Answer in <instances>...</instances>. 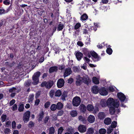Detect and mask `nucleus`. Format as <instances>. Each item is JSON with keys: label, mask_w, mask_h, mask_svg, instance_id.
I'll return each instance as SVG.
<instances>
[{"label": "nucleus", "mask_w": 134, "mask_h": 134, "mask_svg": "<svg viewBox=\"0 0 134 134\" xmlns=\"http://www.w3.org/2000/svg\"><path fill=\"white\" fill-rule=\"evenodd\" d=\"M81 102V99L78 96H76L73 99L72 104L73 106L77 107L80 105Z\"/></svg>", "instance_id": "nucleus-4"}, {"label": "nucleus", "mask_w": 134, "mask_h": 134, "mask_svg": "<svg viewBox=\"0 0 134 134\" xmlns=\"http://www.w3.org/2000/svg\"><path fill=\"white\" fill-rule=\"evenodd\" d=\"M64 113V112L63 110H60L58 112L57 116H62L63 115Z\"/></svg>", "instance_id": "nucleus-47"}, {"label": "nucleus", "mask_w": 134, "mask_h": 134, "mask_svg": "<svg viewBox=\"0 0 134 134\" xmlns=\"http://www.w3.org/2000/svg\"><path fill=\"white\" fill-rule=\"evenodd\" d=\"M51 110L53 111H55L57 109L56 105L55 104H52L50 107Z\"/></svg>", "instance_id": "nucleus-31"}, {"label": "nucleus", "mask_w": 134, "mask_h": 134, "mask_svg": "<svg viewBox=\"0 0 134 134\" xmlns=\"http://www.w3.org/2000/svg\"><path fill=\"white\" fill-rule=\"evenodd\" d=\"M93 82L96 84H98L99 83V81L98 79L96 77H93L92 78Z\"/></svg>", "instance_id": "nucleus-28"}, {"label": "nucleus", "mask_w": 134, "mask_h": 134, "mask_svg": "<svg viewBox=\"0 0 134 134\" xmlns=\"http://www.w3.org/2000/svg\"><path fill=\"white\" fill-rule=\"evenodd\" d=\"M83 56L82 53L80 52H77L76 54V57L79 61L81 60Z\"/></svg>", "instance_id": "nucleus-14"}, {"label": "nucleus", "mask_w": 134, "mask_h": 134, "mask_svg": "<svg viewBox=\"0 0 134 134\" xmlns=\"http://www.w3.org/2000/svg\"><path fill=\"white\" fill-rule=\"evenodd\" d=\"M92 91L94 93L96 94L98 92V88L97 86H93L92 88Z\"/></svg>", "instance_id": "nucleus-15"}, {"label": "nucleus", "mask_w": 134, "mask_h": 134, "mask_svg": "<svg viewBox=\"0 0 134 134\" xmlns=\"http://www.w3.org/2000/svg\"><path fill=\"white\" fill-rule=\"evenodd\" d=\"M8 12V11L5 12L4 9H0V14H4L5 13L7 12Z\"/></svg>", "instance_id": "nucleus-53"}, {"label": "nucleus", "mask_w": 134, "mask_h": 134, "mask_svg": "<svg viewBox=\"0 0 134 134\" xmlns=\"http://www.w3.org/2000/svg\"><path fill=\"white\" fill-rule=\"evenodd\" d=\"M12 128L14 129L16 127V123L14 121H13L12 123Z\"/></svg>", "instance_id": "nucleus-58"}, {"label": "nucleus", "mask_w": 134, "mask_h": 134, "mask_svg": "<svg viewBox=\"0 0 134 134\" xmlns=\"http://www.w3.org/2000/svg\"><path fill=\"white\" fill-rule=\"evenodd\" d=\"M50 104V103L49 102H47L45 104L44 107L45 108H48Z\"/></svg>", "instance_id": "nucleus-48"}, {"label": "nucleus", "mask_w": 134, "mask_h": 134, "mask_svg": "<svg viewBox=\"0 0 134 134\" xmlns=\"http://www.w3.org/2000/svg\"><path fill=\"white\" fill-rule=\"evenodd\" d=\"M3 3L6 5H8L10 3V1L9 0H5V1H4Z\"/></svg>", "instance_id": "nucleus-52"}, {"label": "nucleus", "mask_w": 134, "mask_h": 134, "mask_svg": "<svg viewBox=\"0 0 134 134\" xmlns=\"http://www.w3.org/2000/svg\"><path fill=\"white\" fill-rule=\"evenodd\" d=\"M64 27V25L61 22L59 23L58 25V26L57 29V30L58 31L62 30L63 29Z\"/></svg>", "instance_id": "nucleus-19"}, {"label": "nucleus", "mask_w": 134, "mask_h": 134, "mask_svg": "<svg viewBox=\"0 0 134 134\" xmlns=\"http://www.w3.org/2000/svg\"><path fill=\"white\" fill-rule=\"evenodd\" d=\"M24 109V105L23 104L20 105L19 107L18 110L20 112L23 111Z\"/></svg>", "instance_id": "nucleus-37"}, {"label": "nucleus", "mask_w": 134, "mask_h": 134, "mask_svg": "<svg viewBox=\"0 0 134 134\" xmlns=\"http://www.w3.org/2000/svg\"><path fill=\"white\" fill-rule=\"evenodd\" d=\"M91 55L93 58V60L95 61H97L99 60L100 57L94 52L92 51L90 52Z\"/></svg>", "instance_id": "nucleus-7"}, {"label": "nucleus", "mask_w": 134, "mask_h": 134, "mask_svg": "<svg viewBox=\"0 0 134 134\" xmlns=\"http://www.w3.org/2000/svg\"><path fill=\"white\" fill-rule=\"evenodd\" d=\"M12 110L13 111L15 110H17V107L16 104H14L13 106Z\"/></svg>", "instance_id": "nucleus-55"}, {"label": "nucleus", "mask_w": 134, "mask_h": 134, "mask_svg": "<svg viewBox=\"0 0 134 134\" xmlns=\"http://www.w3.org/2000/svg\"><path fill=\"white\" fill-rule=\"evenodd\" d=\"M73 82V79L72 78H69L68 80V82L69 83H71Z\"/></svg>", "instance_id": "nucleus-62"}, {"label": "nucleus", "mask_w": 134, "mask_h": 134, "mask_svg": "<svg viewBox=\"0 0 134 134\" xmlns=\"http://www.w3.org/2000/svg\"><path fill=\"white\" fill-rule=\"evenodd\" d=\"M61 95V92L60 90H57L56 91L55 93V96H56L59 97Z\"/></svg>", "instance_id": "nucleus-40"}, {"label": "nucleus", "mask_w": 134, "mask_h": 134, "mask_svg": "<svg viewBox=\"0 0 134 134\" xmlns=\"http://www.w3.org/2000/svg\"><path fill=\"white\" fill-rule=\"evenodd\" d=\"M41 73L39 71H37L35 72L33 75L32 79L34 81L32 82V83L34 85H36L38 82L39 77L40 76Z\"/></svg>", "instance_id": "nucleus-3"}, {"label": "nucleus", "mask_w": 134, "mask_h": 134, "mask_svg": "<svg viewBox=\"0 0 134 134\" xmlns=\"http://www.w3.org/2000/svg\"><path fill=\"white\" fill-rule=\"evenodd\" d=\"M15 100L14 99H12L10 102L9 104L10 106L13 105L15 103Z\"/></svg>", "instance_id": "nucleus-60"}, {"label": "nucleus", "mask_w": 134, "mask_h": 134, "mask_svg": "<svg viewBox=\"0 0 134 134\" xmlns=\"http://www.w3.org/2000/svg\"><path fill=\"white\" fill-rule=\"evenodd\" d=\"M10 129L8 128H6L5 129L4 132L5 134H8L10 131Z\"/></svg>", "instance_id": "nucleus-56"}, {"label": "nucleus", "mask_w": 134, "mask_h": 134, "mask_svg": "<svg viewBox=\"0 0 134 134\" xmlns=\"http://www.w3.org/2000/svg\"><path fill=\"white\" fill-rule=\"evenodd\" d=\"M30 115V112L28 111H26L24 114L23 119L24 122H27L29 120Z\"/></svg>", "instance_id": "nucleus-5"}, {"label": "nucleus", "mask_w": 134, "mask_h": 134, "mask_svg": "<svg viewBox=\"0 0 134 134\" xmlns=\"http://www.w3.org/2000/svg\"><path fill=\"white\" fill-rule=\"evenodd\" d=\"M58 70V67L56 66H54L51 67L49 69L50 73H52L54 72L57 71Z\"/></svg>", "instance_id": "nucleus-20"}, {"label": "nucleus", "mask_w": 134, "mask_h": 134, "mask_svg": "<svg viewBox=\"0 0 134 134\" xmlns=\"http://www.w3.org/2000/svg\"><path fill=\"white\" fill-rule=\"evenodd\" d=\"M49 119V117L48 116H46L43 119L44 123L46 124L48 122Z\"/></svg>", "instance_id": "nucleus-39"}, {"label": "nucleus", "mask_w": 134, "mask_h": 134, "mask_svg": "<svg viewBox=\"0 0 134 134\" xmlns=\"http://www.w3.org/2000/svg\"><path fill=\"white\" fill-rule=\"evenodd\" d=\"M94 133V129L93 128H89L87 131V134H93Z\"/></svg>", "instance_id": "nucleus-32"}, {"label": "nucleus", "mask_w": 134, "mask_h": 134, "mask_svg": "<svg viewBox=\"0 0 134 134\" xmlns=\"http://www.w3.org/2000/svg\"><path fill=\"white\" fill-rule=\"evenodd\" d=\"M34 126V123L33 122L30 121L29 124V127H31Z\"/></svg>", "instance_id": "nucleus-49"}, {"label": "nucleus", "mask_w": 134, "mask_h": 134, "mask_svg": "<svg viewBox=\"0 0 134 134\" xmlns=\"http://www.w3.org/2000/svg\"><path fill=\"white\" fill-rule=\"evenodd\" d=\"M117 124V123L115 121H113L111 123V125L110 126L113 128H114L116 127Z\"/></svg>", "instance_id": "nucleus-41"}, {"label": "nucleus", "mask_w": 134, "mask_h": 134, "mask_svg": "<svg viewBox=\"0 0 134 134\" xmlns=\"http://www.w3.org/2000/svg\"><path fill=\"white\" fill-rule=\"evenodd\" d=\"M79 108L80 110L82 112L84 113L86 110V107L83 104H81L80 105Z\"/></svg>", "instance_id": "nucleus-18"}, {"label": "nucleus", "mask_w": 134, "mask_h": 134, "mask_svg": "<svg viewBox=\"0 0 134 134\" xmlns=\"http://www.w3.org/2000/svg\"><path fill=\"white\" fill-rule=\"evenodd\" d=\"M31 82V80H28L25 81L24 83V86L26 87L29 86L30 85Z\"/></svg>", "instance_id": "nucleus-35"}, {"label": "nucleus", "mask_w": 134, "mask_h": 134, "mask_svg": "<svg viewBox=\"0 0 134 134\" xmlns=\"http://www.w3.org/2000/svg\"><path fill=\"white\" fill-rule=\"evenodd\" d=\"M64 130L63 127H60L58 130V134H61Z\"/></svg>", "instance_id": "nucleus-38"}, {"label": "nucleus", "mask_w": 134, "mask_h": 134, "mask_svg": "<svg viewBox=\"0 0 134 134\" xmlns=\"http://www.w3.org/2000/svg\"><path fill=\"white\" fill-rule=\"evenodd\" d=\"M44 114V113L43 111L40 113L38 115L39 118L38 119V121H42L43 116Z\"/></svg>", "instance_id": "nucleus-24"}, {"label": "nucleus", "mask_w": 134, "mask_h": 134, "mask_svg": "<svg viewBox=\"0 0 134 134\" xmlns=\"http://www.w3.org/2000/svg\"><path fill=\"white\" fill-rule=\"evenodd\" d=\"M84 59L85 60L86 63H89L90 61V59L86 57H85L84 58Z\"/></svg>", "instance_id": "nucleus-57"}, {"label": "nucleus", "mask_w": 134, "mask_h": 134, "mask_svg": "<svg viewBox=\"0 0 134 134\" xmlns=\"http://www.w3.org/2000/svg\"><path fill=\"white\" fill-rule=\"evenodd\" d=\"M76 85L77 86L80 85L82 83V78L81 77L80 75H78L76 76Z\"/></svg>", "instance_id": "nucleus-11"}, {"label": "nucleus", "mask_w": 134, "mask_h": 134, "mask_svg": "<svg viewBox=\"0 0 134 134\" xmlns=\"http://www.w3.org/2000/svg\"><path fill=\"white\" fill-rule=\"evenodd\" d=\"M64 80L63 79H60L58 80L57 85L58 88H61L64 86Z\"/></svg>", "instance_id": "nucleus-8"}, {"label": "nucleus", "mask_w": 134, "mask_h": 134, "mask_svg": "<svg viewBox=\"0 0 134 134\" xmlns=\"http://www.w3.org/2000/svg\"><path fill=\"white\" fill-rule=\"evenodd\" d=\"M99 92L100 95L103 96L107 95L108 93V92L106 90V88L104 87L100 88L99 90Z\"/></svg>", "instance_id": "nucleus-9"}, {"label": "nucleus", "mask_w": 134, "mask_h": 134, "mask_svg": "<svg viewBox=\"0 0 134 134\" xmlns=\"http://www.w3.org/2000/svg\"><path fill=\"white\" fill-rule=\"evenodd\" d=\"M46 88H50L53 85V82L52 81H50L47 82Z\"/></svg>", "instance_id": "nucleus-17"}, {"label": "nucleus", "mask_w": 134, "mask_h": 134, "mask_svg": "<svg viewBox=\"0 0 134 134\" xmlns=\"http://www.w3.org/2000/svg\"><path fill=\"white\" fill-rule=\"evenodd\" d=\"M88 18V16L86 14H84L81 16V18L82 20L85 21Z\"/></svg>", "instance_id": "nucleus-34"}, {"label": "nucleus", "mask_w": 134, "mask_h": 134, "mask_svg": "<svg viewBox=\"0 0 134 134\" xmlns=\"http://www.w3.org/2000/svg\"><path fill=\"white\" fill-rule=\"evenodd\" d=\"M48 130L49 131V134H53L55 132V129L54 127H50Z\"/></svg>", "instance_id": "nucleus-33"}, {"label": "nucleus", "mask_w": 134, "mask_h": 134, "mask_svg": "<svg viewBox=\"0 0 134 134\" xmlns=\"http://www.w3.org/2000/svg\"><path fill=\"white\" fill-rule=\"evenodd\" d=\"M113 128L110 126L108 129L107 130V133L108 134L110 133L113 131Z\"/></svg>", "instance_id": "nucleus-42"}, {"label": "nucleus", "mask_w": 134, "mask_h": 134, "mask_svg": "<svg viewBox=\"0 0 134 134\" xmlns=\"http://www.w3.org/2000/svg\"><path fill=\"white\" fill-rule=\"evenodd\" d=\"M7 118V116L3 114L1 116V120L3 122L5 121Z\"/></svg>", "instance_id": "nucleus-44"}, {"label": "nucleus", "mask_w": 134, "mask_h": 134, "mask_svg": "<svg viewBox=\"0 0 134 134\" xmlns=\"http://www.w3.org/2000/svg\"><path fill=\"white\" fill-rule=\"evenodd\" d=\"M16 88L15 87H13L10 88L9 90V92L10 93H13L15 92Z\"/></svg>", "instance_id": "nucleus-45"}, {"label": "nucleus", "mask_w": 134, "mask_h": 134, "mask_svg": "<svg viewBox=\"0 0 134 134\" xmlns=\"http://www.w3.org/2000/svg\"><path fill=\"white\" fill-rule=\"evenodd\" d=\"M106 52L107 53L110 55L112 53V50L111 48H109L107 49Z\"/></svg>", "instance_id": "nucleus-43"}, {"label": "nucleus", "mask_w": 134, "mask_h": 134, "mask_svg": "<svg viewBox=\"0 0 134 134\" xmlns=\"http://www.w3.org/2000/svg\"><path fill=\"white\" fill-rule=\"evenodd\" d=\"M104 123L107 125L110 124L111 122V121L110 118H106L104 120Z\"/></svg>", "instance_id": "nucleus-23"}, {"label": "nucleus", "mask_w": 134, "mask_h": 134, "mask_svg": "<svg viewBox=\"0 0 134 134\" xmlns=\"http://www.w3.org/2000/svg\"><path fill=\"white\" fill-rule=\"evenodd\" d=\"M80 24L79 23H77L75 26V29H77L80 27Z\"/></svg>", "instance_id": "nucleus-51"}, {"label": "nucleus", "mask_w": 134, "mask_h": 134, "mask_svg": "<svg viewBox=\"0 0 134 134\" xmlns=\"http://www.w3.org/2000/svg\"><path fill=\"white\" fill-rule=\"evenodd\" d=\"M39 102V99H36V100L35 101V105H37L38 104Z\"/></svg>", "instance_id": "nucleus-61"}, {"label": "nucleus", "mask_w": 134, "mask_h": 134, "mask_svg": "<svg viewBox=\"0 0 134 134\" xmlns=\"http://www.w3.org/2000/svg\"><path fill=\"white\" fill-rule=\"evenodd\" d=\"M106 132V130L104 129H101L99 130V133L100 134H105Z\"/></svg>", "instance_id": "nucleus-36"}, {"label": "nucleus", "mask_w": 134, "mask_h": 134, "mask_svg": "<svg viewBox=\"0 0 134 134\" xmlns=\"http://www.w3.org/2000/svg\"><path fill=\"white\" fill-rule=\"evenodd\" d=\"M56 105L58 110H60L63 108V104L60 102H58Z\"/></svg>", "instance_id": "nucleus-21"}, {"label": "nucleus", "mask_w": 134, "mask_h": 134, "mask_svg": "<svg viewBox=\"0 0 134 134\" xmlns=\"http://www.w3.org/2000/svg\"><path fill=\"white\" fill-rule=\"evenodd\" d=\"M70 114L72 116L74 117L77 116V113L76 110H73L70 112Z\"/></svg>", "instance_id": "nucleus-30"}, {"label": "nucleus", "mask_w": 134, "mask_h": 134, "mask_svg": "<svg viewBox=\"0 0 134 134\" xmlns=\"http://www.w3.org/2000/svg\"><path fill=\"white\" fill-rule=\"evenodd\" d=\"M87 109L88 111H91L93 110L94 107L92 105L89 104L87 106Z\"/></svg>", "instance_id": "nucleus-25"}, {"label": "nucleus", "mask_w": 134, "mask_h": 134, "mask_svg": "<svg viewBox=\"0 0 134 134\" xmlns=\"http://www.w3.org/2000/svg\"><path fill=\"white\" fill-rule=\"evenodd\" d=\"M78 131L81 133H84L86 130V127L84 125H80L78 128Z\"/></svg>", "instance_id": "nucleus-10"}, {"label": "nucleus", "mask_w": 134, "mask_h": 134, "mask_svg": "<svg viewBox=\"0 0 134 134\" xmlns=\"http://www.w3.org/2000/svg\"><path fill=\"white\" fill-rule=\"evenodd\" d=\"M114 99L112 98H109L106 101L105 99H103L100 101V105L102 107H105L107 106L108 107L112 105V103Z\"/></svg>", "instance_id": "nucleus-2"}, {"label": "nucleus", "mask_w": 134, "mask_h": 134, "mask_svg": "<svg viewBox=\"0 0 134 134\" xmlns=\"http://www.w3.org/2000/svg\"><path fill=\"white\" fill-rule=\"evenodd\" d=\"M67 131L69 132L70 134H72L74 132V130L73 128L71 127H69L66 129Z\"/></svg>", "instance_id": "nucleus-27"}, {"label": "nucleus", "mask_w": 134, "mask_h": 134, "mask_svg": "<svg viewBox=\"0 0 134 134\" xmlns=\"http://www.w3.org/2000/svg\"><path fill=\"white\" fill-rule=\"evenodd\" d=\"M109 90L111 92H113L114 91V88L111 87H110L109 88Z\"/></svg>", "instance_id": "nucleus-64"}, {"label": "nucleus", "mask_w": 134, "mask_h": 134, "mask_svg": "<svg viewBox=\"0 0 134 134\" xmlns=\"http://www.w3.org/2000/svg\"><path fill=\"white\" fill-rule=\"evenodd\" d=\"M47 83L46 81H43L42 82L41 84V86L42 87H46V85Z\"/></svg>", "instance_id": "nucleus-50"}, {"label": "nucleus", "mask_w": 134, "mask_h": 134, "mask_svg": "<svg viewBox=\"0 0 134 134\" xmlns=\"http://www.w3.org/2000/svg\"><path fill=\"white\" fill-rule=\"evenodd\" d=\"M44 57H41L39 59V62L40 63H42L44 60Z\"/></svg>", "instance_id": "nucleus-63"}, {"label": "nucleus", "mask_w": 134, "mask_h": 134, "mask_svg": "<svg viewBox=\"0 0 134 134\" xmlns=\"http://www.w3.org/2000/svg\"><path fill=\"white\" fill-rule=\"evenodd\" d=\"M82 79L83 82L87 85H88L89 83L91 81V80L89 79L88 76L87 75L83 76Z\"/></svg>", "instance_id": "nucleus-12"}, {"label": "nucleus", "mask_w": 134, "mask_h": 134, "mask_svg": "<svg viewBox=\"0 0 134 134\" xmlns=\"http://www.w3.org/2000/svg\"><path fill=\"white\" fill-rule=\"evenodd\" d=\"M72 72V71L70 68H68L66 69L64 73V76L66 77L70 75Z\"/></svg>", "instance_id": "nucleus-13"}, {"label": "nucleus", "mask_w": 134, "mask_h": 134, "mask_svg": "<svg viewBox=\"0 0 134 134\" xmlns=\"http://www.w3.org/2000/svg\"><path fill=\"white\" fill-rule=\"evenodd\" d=\"M113 103H112V105L108 107L109 108V113L111 115L114 114L115 111V108H118L119 106V103L118 100H116L115 101L114 100L113 101Z\"/></svg>", "instance_id": "nucleus-1"}, {"label": "nucleus", "mask_w": 134, "mask_h": 134, "mask_svg": "<svg viewBox=\"0 0 134 134\" xmlns=\"http://www.w3.org/2000/svg\"><path fill=\"white\" fill-rule=\"evenodd\" d=\"M77 44L79 46L82 47L83 45V43L81 41H79L77 43Z\"/></svg>", "instance_id": "nucleus-59"}, {"label": "nucleus", "mask_w": 134, "mask_h": 134, "mask_svg": "<svg viewBox=\"0 0 134 134\" xmlns=\"http://www.w3.org/2000/svg\"><path fill=\"white\" fill-rule=\"evenodd\" d=\"M95 120L94 116L91 115H90L88 118V120L91 123H93L94 121Z\"/></svg>", "instance_id": "nucleus-16"}, {"label": "nucleus", "mask_w": 134, "mask_h": 134, "mask_svg": "<svg viewBox=\"0 0 134 134\" xmlns=\"http://www.w3.org/2000/svg\"><path fill=\"white\" fill-rule=\"evenodd\" d=\"M55 91L53 90H51L49 92V95L52 98L54 95Z\"/></svg>", "instance_id": "nucleus-46"}, {"label": "nucleus", "mask_w": 134, "mask_h": 134, "mask_svg": "<svg viewBox=\"0 0 134 134\" xmlns=\"http://www.w3.org/2000/svg\"><path fill=\"white\" fill-rule=\"evenodd\" d=\"M34 95L33 94H30L28 97V102L29 103H32L34 99Z\"/></svg>", "instance_id": "nucleus-22"}, {"label": "nucleus", "mask_w": 134, "mask_h": 134, "mask_svg": "<svg viewBox=\"0 0 134 134\" xmlns=\"http://www.w3.org/2000/svg\"><path fill=\"white\" fill-rule=\"evenodd\" d=\"M73 71L75 72H77L79 71V69L77 67H74L73 68Z\"/></svg>", "instance_id": "nucleus-54"}, {"label": "nucleus", "mask_w": 134, "mask_h": 134, "mask_svg": "<svg viewBox=\"0 0 134 134\" xmlns=\"http://www.w3.org/2000/svg\"><path fill=\"white\" fill-rule=\"evenodd\" d=\"M79 120L81 121L83 124H85L86 123V120L84 117L81 115L80 116L79 118Z\"/></svg>", "instance_id": "nucleus-29"}, {"label": "nucleus", "mask_w": 134, "mask_h": 134, "mask_svg": "<svg viewBox=\"0 0 134 134\" xmlns=\"http://www.w3.org/2000/svg\"><path fill=\"white\" fill-rule=\"evenodd\" d=\"M118 97L121 102L122 103L124 101L126 102L127 99H126L125 96L122 93H119L117 94Z\"/></svg>", "instance_id": "nucleus-6"}, {"label": "nucleus", "mask_w": 134, "mask_h": 134, "mask_svg": "<svg viewBox=\"0 0 134 134\" xmlns=\"http://www.w3.org/2000/svg\"><path fill=\"white\" fill-rule=\"evenodd\" d=\"M98 116L100 119H102L105 118V114L104 113L100 112L99 113Z\"/></svg>", "instance_id": "nucleus-26"}]
</instances>
